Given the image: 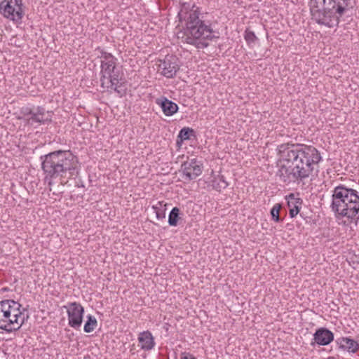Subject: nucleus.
<instances>
[{
    "label": "nucleus",
    "instance_id": "1",
    "mask_svg": "<svg viewBox=\"0 0 359 359\" xmlns=\"http://www.w3.org/2000/svg\"><path fill=\"white\" fill-rule=\"evenodd\" d=\"M278 150L280 165L277 175L285 184L304 182L322 160L319 151L311 145L282 144Z\"/></svg>",
    "mask_w": 359,
    "mask_h": 359
},
{
    "label": "nucleus",
    "instance_id": "2",
    "mask_svg": "<svg viewBox=\"0 0 359 359\" xmlns=\"http://www.w3.org/2000/svg\"><path fill=\"white\" fill-rule=\"evenodd\" d=\"M189 8V5L184 3L178 13L179 21L182 24L184 21V25L177 32V38L182 43L193 45L198 49H203L209 45L207 41L219 37L215 34L218 33L213 30L210 23L208 24L199 18L201 11L195 4L192 6L189 13L186 11L184 13V11Z\"/></svg>",
    "mask_w": 359,
    "mask_h": 359
},
{
    "label": "nucleus",
    "instance_id": "3",
    "mask_svg": "<svg viewBox=\"0 0 359 359\" xmlns=\"http://www.w3.org/2000/svg\"><path fill=\"white\" fill-rule=\"evenodd\" d=\"M44 180L49 187L53 180L65 178L67 173L73 175L76 168L78 158L70 150H56L40 157Z\"/></svg>",
    "mask_w": 359,
    "mask_h": 359
},
{
    "label": "nucleus",
    "instance_id": "4",
    "mask_svg": "<svg viewBox=\"0 0 359 359\" xmlns=\"http://www.w3.org/2000/svg\"><path fill=\"white\" fill-rule=\"evenodd\" d=\"M353 0H310L312 19L320 25L337 27L340 18L353 8Z\"/></svg>",
    "mask_w": 359,
    "mask_h": 359
},
{
    "label": "nucleus",
    "instance_id": "5",
    "mask_svg": "<svg viewBox=\"0 0 359 359\" xmlns=\"http://www.w3.org/2000/svg\"><path fill=\"white\" fill-rule=\"evenodd\" d=\"M6 303L0 304V329L11 333L18 330L24 324L25 318L22 311L8 309Z\"/></svg>",
    "mask_w": 359,
    "mask_h": 359
},
{
    "label": "nucleus",
    "instance_id": "6",
    "mask_svg": "<svg viewBox=\"0 0 359 359\" xmlns=\"http://www.w3.org/2000/svg\"><path fill=\"white\" fill-rule=\"evenodd\" d=\"M100 56L101 60V86L104 88L106 81L109 79V83H114L117 80L118 73L115 71L116 58L111 53H107L102 50Z\"/></svg>",
    "mask_w": 359,
    "mask_h": 359
},
{
    "label": "nucleus",
    "instance_id": "7",
    "mask_svg": "<svg viewBox=\"0 0 359 359\" xmlns=\"http://www.w3.org/2000/svg\"><path fill=\"white\" fill-rule=\"evenodd\" d=\"M0 13L6 19L20 23L24 15L22 0H3L0 3Z\"/></svg>",
    "mask_w": 359,
    "mask_h": 359
},
{
    "label": "nucleus",
    "instance_id": "8",
    "mask_svg": "<svg viewBox=\"0 0 359 359\" xmlns=\"http://www.w3.org/2000/svg\"><path fill=\"white\" fill-rule=\"evenodd\" d=\"M63 308L67 309L69 325L76 330L79 329L83 323L84 308L76 302H70Z\"/></svg>",
    "mask_w": 359,
    "mask_h": 359
},
{
    "label": "nucleus",
    "instance_id": "9",
    "mask_svg": "<svg viewBox=\"0 0 359 359\" xmlns=\"http://www.w3.org/2000/svg\"><path fill=\"white\" fill-rule=\"evenodd\" d=\"M180 68V61L175 55H168L163 60H160L158 69L161 71V74L166 78L171 79L175 76Z\"/></svg>",
    "mask_w": 359,
    "mask_h": 359
},
{
    "label": "nucleus",
    "instance_id": "10",
    "mask_svg": "<svg viewBox=\"0 0 359 359\" xmlns=\"http://www.w3.org/2000/svg\"><path fill=\"white\" fill-rule=\"evenodd\" d=\"M202 164L196 158L184 161L181 165V170L184 176V179L189 181L198 177L202 173Z\"/></svg>",
    "mask_w": 359,
    "mask_h": 359
},
{
    "label": "nucleus",
    "instance_id": "11",
    "mask_svg": "<svg viewBox=\"0 0 359 359\" xmlns=\"http://www.w3.org/2000/svg\"><path fill=\"white\" fill-rule=\"evenodd\" d=\"M334 333L326 327L318 328L313 334V341L311 345L327 346L334 340Z\"/></svg>",
    "mask_w": 359,
    "mask_h": 359
},
{
    "label": "nucleus",
    "instance_id": "12",
    "mask_svg": "<svg viewBox=\"0 0 359 359\" xmlns=\"http://www.w3.org/2000/svg\"><path fill=\"white\" fill-rule=\"evenodd\" d=\"M27 124L33 125L36 123L39 124H45L52 121L51 116L49 111H46L45 108L38 106L35 108L34 114L26 118Z\"/></svg>",
    "mask_w": 359,
    "mask_h": 359
},
{
    "label": "nucleus",
    "instance_id": "13",
    "mask_svg": "<svg viewBox=\"0 0 359 359\" xmlns=\"http://www.w3.org/2000/svg\"><path fill=\"white\" fill-rule=\"evenodd\" d=\"M156 104L161 107L163 112L167 116H172L179 109L178 105L175 102L168 100L165 97L158 98L156 100Z\"/></svg>",
    "mask_w": 359,
    "mask_h": 359
},
{
    "label": "nucleus",
    "instance_id": "14",
    "mask_svg": "<svg viewBox=\"0 0 359 359\" xmlns=\"http://www.w3.org/2000/svg\"><path fill=\"white\" fill-rule=\"evenodd\" d=\"M285 198L289 208V215L293 218L299 212L302 200L300 198H296L294 194H290Z\"/></svg>",
    "mask_w": 359,
    "mask_h": 359
},
{
    "label": "nucleus",
    "instance_id": "15",
    "mask_svg": "<svg viewBox=\"0 0 359 359\" xmlns=\"http://www.w3.org/2000/svg\"><path fill=\"white\" fill-rule=\"evenodd\" d=\"M337 344L339 348L347 351L349 353H355L358 348V343L353 339L348 337H340L336 340Z\"/></svg>",
    "mask_w": 359,
    "mask_h": 359
},
{
    "label": "nucleus",
    "instance_id": "16",
    "mask_svg": "<svg viewBox=\"0 0 359 359\" xmlns=\"http://www.w3.org/2000/svg\"><path fill=\"white\" fill-rule=\"evenodd\" d=\"M139 342L141 344V348L144 351L151 350L155 345L154 339L149 331L141 332L138 337Z\"/></svg>",
    "mask_w": 359,
    "mask_h": 359
},
{
    "label": "nucleus",
    "instance_id": "17",
    "mask_svg": "<svg viewBox=\"0 0 359 359\" xmlns=\"http://www.w3.org/2000/svg\"><path fill=\"white\" fill-rule=\"evenodd\" d=\"M182 213L177 207H174L169 213L168 215V224L171 226H176L178 224V222L182 219L181 215Z\"/></svg>",
    "mask_w": 359,
    "mask_h": 359
},
{
    "label": "nucleus",
    "instance_id": "18",
    "mask_svg": "<svg viewBox=\"0 0 359 359\" xmlns=\"http://www.w3.org/2000/svg\"><path fill=\"white\" fill-rule=\"evenodd\" d=\"M195 131L190 128L184 127L182 128L177 135V144H179L185 140L190 139L191 135H194Z\"/></svg>",
    "mask_w": 359,
    "mask_h": 359
},
{
    "label": "nucleus",
    "instance_id": "19",
    "mask_svg": "<svg viewBox=\"0 0 359 359\" xmlns=\"http://www.w3.org/2000/svg\"><path fill=\"white\" fill-rule=\"evenodd\" d=\"M212 184L213 188L219 191H220L221 189L226 188L229 185L223 175H218L217 177H214L212 181Z\"/></svg>",
    "mask_w": 359,
    "mask_h": 359
},
{
    "label": "nucleus",
    "instance_id": "20",
    "mask_svg": "<svg viewBox=\"0 0 359 359\" xmlns=\"http://www.w3.org/2000/svg\"><path fill=\"white\" fill-rule=\"evenodd\" d=\"M97 325V321L96 318L91 315H88L87 316V320L83 327V330L86 333H90L95 330Z\"/></svg>",
    "mask_w": 359,
    "mask_h": 359
},
{
    "label": "nucleus",
    "instance_id": "21",
    "mask_svg": "<svg viewBox=\"0 0 359 359\" xmlns=\"http://www.w3.org/2000/svg\"><path fill=\"white\" fill-rule=\"evenodd\" d=\"M282 208L280 203H276L273 207L271 209L270 213L272 220L276 222H280L283 219L280 217V211Z\"/></svg>",
    "mask_w": 359,
    "mask_h": 359
},
{
    "label": "nucleus",
    "instance_id": "22",
    "mask_svg": "<svg viewBox=\"0 0 359 359\" xmlns=\"http://www.w3.org/2000/svg\"><path fill=\"white\" fill-rule=\"evenodd\" d=\"M153 209L158 219H163L165 217V208H163V202L158 201L156 205H153Z\"/></svg>",
    "mask_w": 359,
    "mask_h": 359
},
{
    "label": "nucleus",
    "instance_id": "23",
    "mask_svg": "<svg viewBox=\"0 0 359 359\" xmlns=\"http://www.w3.org/2000/svg\"><path fill=\"white\" fill-rule=\"evenodd\" d=\"M2 303H7L6 304L7 308H8V309H11V311L13 312V311H20V309L22 306L21 304L13 299H6L1 301L0 304Z\"/></svg>",
    "mask_w": 359,
    "mask_h": 359
},
{
    "label": "nucleus",
    "instance_id": "24",
    "mask_svg": "<svg viewBox=\"0 0 359 359\" xmlns=\"http://www.w3.org/2000/svg\"><path fill=\"white\" fill-rule=\"evenodd\" d=\"M245 39L248 44L255 43V41L257 40V37L256 36L254 32L246 29L245 32Z\"/></svg>",
    "mask_w": 359,
    "mask_h": 359
},
{
    "label": "nucleus",
    "instance_id": "25",
    "mask_svg": "<svg viewBox=\"0 0 359 359\" xmlns=\"http://www.w3.org/2000/svg\"><path fill=\"white\" fill-rule=\"evenodd\" d=\"M118 83H119L118 77L117 78L116 81H114L113 84L111 83H109V79H108L106 81V84L104 85V87H106L107 88H110L113 89L114 91H116V93H118V94H121V91L118 88L120 87Z\"/></svg>",
    "mask_w": 359,
    "mask_h": 359
},
{
    "label": "nucleus",
    "instance_id": "26",
    "mask_svg": "<svg viewBox=\"0 0 359 359\" xmlns=\"http://www.w3.org/2000/svg\"><path fill=\"white\" fill-rule=\"evenodd\" d=\"M34 110H35V108L30 109L29 107H26V108L22 109V114L24 115L25 118L26 119L27 118L32 116V114H34Z\"/></svg>",
    "mask_w": 359,
    "mask_h": 359
},
{
    "label": "nucleus",
    "instance_id": "27",
    "mask_svg": "<svg viewBox=\"0 0 359 359\" xmlns=\"http://www.w3.org/2000/svg\"><path fill=\"white\" fill-rule=\"evenodd\" d=\"M180 359H196L194 356H193L189 353H182Z\"/></svg>",
    "mask_w": 359,
    "mask_h": 359
},
{
    "label": "nucleus",
    "instance_id": "28",
    "mask_svg": "<svg viewBox=\"0 0 359 359\" xmlns=\"http://www.w3.org/2000/svg\"><path fill=\"white\" fill-rule=\"evenodd\" d=\"M4 290L7 291V290H8V288H6H6H4Z\"/></svg>",
    "mask_w": 359,
    "mask_h": 359
}]
</instances>
